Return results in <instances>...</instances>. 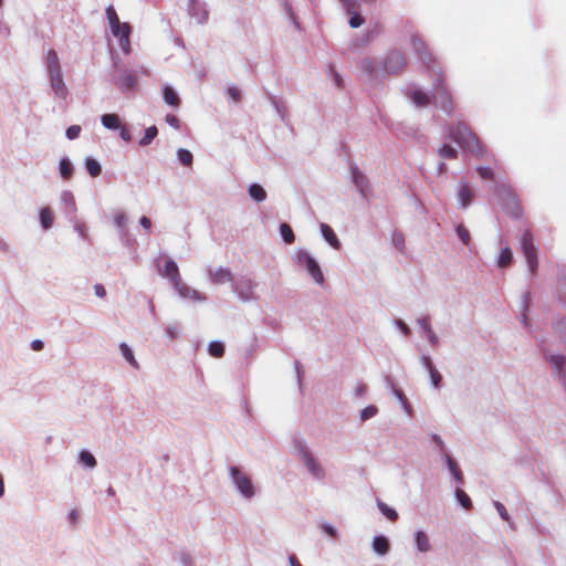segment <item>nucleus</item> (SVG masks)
<instances>
[{
  "mask_svg": "<svg viewBox=\"0 0 566 566\" xmlns=\"http://www.w3.org/2000/svg\"><path fill=\"white\" fill-rule=\"evenodd\" d=\"M433 92L428 94L417 86L406 90L405 94L416 107H426L432 102L439 105L447 114H451L453 109L452 97L444 85V80L440 71L433 72Z\"/></svg>",
  "mask_w": 566,
  "mask_h": 566,
  "instance_id": "obj_1",
  "label": "nucleus"
},
{
  "mask_svg": "<svg viewBox=\"0 0 566 566\" xmlns=\"http://www.w3.org/2000/svg\"><path fill=\"white\" fill-rule=\"evenodd\" d=\"M44 66L49 77L50 87L54 96L59 99H66L69 96V88L64 82L60 59L54 49L46 51Z\"/></svg>",
  "mask_w": 566,
  "mask_h": 566,
  "instance_id": "obj_2",
  "label": "nucleus"
},
{
  "mask_svg": "<svg viewBox=\"0 0 566 566\" xmlns=\"http://www.w3.org/2000/svg\"><path fill=\"white\" fill-rule=\"evenodd\" d=\"M448 138L455 142L461 148L472 153L476 157H483L485 150L479 138L464 123H458L448 129Z\"/></svg>",
  "mask_w": 566,
  "mask_h": 566,
  "instance_id": "obj_3",
  "label": "nucleus"
},
{
  "mask_svg": "<svg viewBox=\"0 0 566 566\" xmlns=\"http://www.w3.org/2000/svg\"><path fill=\"white\" fill-rule=\"evenodd\" d=\"M297 458L301 460L306 471L313 480L322 482L327 476L326 469L322 464L321 460L312 452V450L302 441L296 444Z\"/></svg>",
  "mask_w": 566,
  "mask_h": 566,
  "instance_id": "obj_4",
  "label": "nucleus"
},
{
  "mask_svg": "<svg viewBox=\"0 0 566 566\" xmlns=\"http://www.w3.org/2000/svg\"><path fill=\"white\" fill-rule=\"evenodd\" d=\"M228 471L235 492L244 501H251L258 494V488L253 484L249 474L237 465H230Z\"/></svg>",
  "mask_w": 566,
  "mask_h": 566,
  "instance_id": "obj_5",
  "label": "nucleus"
},
{
  "mask_svg": "<svg viewBox=\"0 0 566 566\" xmlns=\"http://www.w3.org/2000/svg\"><path fill=\"white\" fill-rule=\"evenodd\" d=\"M294 262L297 266L304 269L316 284H324L325 277L322 269L316 259L306 249L300 248L295 251Z\"/></svg>",
  "mask_w": 566,
  "mask_h": 566,
  "instance_id": "obj_6",
  "label": "nucleus"
},
{
  "mask_svg": "<svg viewBox=\"0 0 566 566\" xmlns=\"http://www.w3.org/2000/svg\"><path fill=\"white\" fill-rule=\"evenodd\" d=\"M256 287L258 282L249 276H241L237 281L233 280L231 284L232 292L244 303L258 300Z\"/></svg>",
  "mask_w": 566,
  "mask_h": 566,
  "instance_id": "obj_7",
  "label": "nucleus"
},
{
  "mask_svg": "<svg viewBox=\"0 0 566 566\" xmlns=\"http://www.w3.org/2000/svg\"><path fill=\"white\" fill-rule=\"evenodd\" d=\"M406 65L405 55L398 50L389 51L380 61L384 77L386 75L398 74Z\"/></svg>",
  "mask_w": 566,
  "mask_h": 566,
  "instance_id": "obj_8",
  "label": "nucleus"
},
{
  "mask_svg": "<svg viewBox=\"0 0 566 566\" xmlns=\"http://www.w3.org/2000/svg\"><path fill=\"white\" fill-rule=\"evenodd\" d=\"M521 250L526 259L530 272L534 274L538 264L537 252L533 243L532 233L528 230H526L521 238Z\"/></svg>",
  "mask_w": 566,
  "mask_h": 566,
  "instance_id": "obj_9",
  "label": "nucleus"
},
{
  "mask_svg": "<svg viewBox=\"0 0 566 566\" xmlns=\"http://www.w3.org/2000/svg\"><path fill=\"white\" fill-rule=\"evenodd\" d=\"M545 358L549 363L553 377L556 378L566 390V356L560 354L545 353Z\"/></svg>",
  "mask_w": 566,
  "mask_h": 566,
  "instance_id": "obj_10",
  "label": "nucleus"
},
{
  "mask_svg": "<svg viewBox=\"0 0 566 566\" xmlns=\"http://www.w3.org/2000/svg\"><path fill=\"white\" fill-rule=\"evenodd\" d=\"M410 42L413 51L417 53V55L423 62V64L429 70L434 71L436 60L433 55L428 51L423 40L418 34H413L410 38Z\"/></svg>",
  "mask_w": 566,
  "mask_h": 566,
  "instance_id": "obj_11",
  "label": "nucleus"
},
{
  "mask_svg": "<svg viewBox=\"0 0 566 566\" xmlns=\"http://www.w3.org/2000/svg\"><path fill=\"white\" fill-rule=\"evenodd\" d=\"M352 181L360 196L368 200L371 195V188L368 178L359 170L358 167H350Z\"/></svg>",
  "mask_w": 566,
  "mask_h": 566,
  "instance_id": "obj_12",
  "label": "nucleus"
},
{
  "mask_svg": "<svg viewBox=\"0 0 566 566\" xmlns=\"http://www.w3.org/2000/svg\"><path fill=\"white\" fill-rule=\"evenodd\" d=\"M208 280L212 284H224V283H231L233 282V275L230 269L219 266V268H212L207 266L206 269Z\"/></svg>",
  "mask_w": 566,
  "mask_h": 566,
  "instance_id": "obj_13",
  "label": "nucleus"
},
{
  "mask_svg": "<svg viewBox=\"0 0 566 566\" xmlns=\"http://www.w3.org/2000/svg\"><path fill=\"white\" fill-rule=\"evenodd\" d=\"M417 324L421 329V336L426 338L433 348L438 347L440 345V339L432 328L429 316H421L417 318Z\"/></svg>",
  "mask_w": 566,
  "mask_h": 566,
  "instance_id": "obj_14",
  "label": "nucleus"
},
{
  "mask_svg": "<svg viewBox=\"0 0 566 566\" xmlns=\"http://www.w3.org/2000/svg\"><path fill=\"white\" fill-rule=\"evenodd\" d=\"M358 66L361 73L367 76L369 81H377L384 77L381 66H378L375 61L369 57L361 59Z\"/></svg>",
  "mask_w": 566,
  "mask_h": 566,
  "instance_id": "obj_15",
  "label": "nucleus"
},
{
  "mask_svg": "<svg viewBox=\"0 0 566 566\" xmlns=\"http://www.w3.org/2000/svg\"><path fill=\"white\" fill-rule=\"evenodd\" d=\"M188 13L191 18L196 19L198 23H206L209 18L207 4L200 0L188 1Z\"/></svg>",
  "mask_w": 566,
  "mask_h": 566,
  "instance_id": "obj_16",
  "label": "nucleus"
},
{
  "mask_svg": "<svg viewBox=\"0 0 566 566\" xmlns=\"http://www.w3.org/2000/svg\"><path fill=\"white\" fill-rule=\"evenodd\" d=\"M111 32L118 40V44H119L120 49L123 50V52L125 54H128L130 51V41H129L130 27H129V24L126 22H123V24H120V28H113V29H111Z\"/></svg>",
  "mask_w": 566,
  "mask_h": 566,
  "instance_id": "obj_17",
  "label": "nucleus"
},
{
  "mask_svg": "<svg viewBox=\"0 0 566 566\" xmlns=\"http://www.w3.org/2000/svg\"><path fill=\"white\" fill-rule=\"evenodd\" d=\"M137 71L134 70H124L118 78L115 80V84L122 91H130L134 90L137 85Z\"/></svg>",
  "mask_w": 566,
  "mask_h": 566,
  "instance_id": "obj_18",
  "label": "nucleus"
},
{
  "mask_svg": "<svg viewBox=\"0 0 566 566\" xmlns=\"http://www.w3.org/2000/svg\"><path fill=\"white\" fill-rule=\"evenodd\" d=\"M174 289L182 298L192 300L195 302H205L207 300L206 295L201 294L199 291L192 289L191 286L185 284L182 280H180L178 284H175Z\"/></svg>",
  "mask_w": 566,
  "mask_h": 566,
  "instance_id": "obj_19",
  "label": "nucleus"
},
{
  "mask_svg": "<svg viewBox=\"0 0 566 566\" xmlns=\"http://www.w3.org/2000/svg\"><path fill=\"white\" fill-rule=\"evenodd\" d=\"M60 200L63 206V212L67 219L77 214L75 198L70 190H63Z\"/></svg>",
  "mask_w": 566,
  "mask_h": 566,
  "instance_id": "obj_20",
  "label": "nucleus"
},
{
  "mask_svg": "<svg viewBox=\"0 0 566 566\" xmlns=\"http://www.w3.org/2000/svg\"><path fill=\"white\" fill-rule=\"evenodd\" d=\"M160 274L164 277H167L172 284V286L175 284H178V282L181 280L178 265L172 259H168L165 262L164 269L160 271Z\"/></svg>",
  "mask_w": 566,
  "mask_h": 566,
  "instance_id": "obj_21",
  "label": "nucleus"
},
{
  "mask_svg": "<svg viewBox=\"0 0 566 566\" xmlns=\"http://www.w3.org/2000/svg\"><path fill=\"white\" fill-rule=\"evenodd\" d=\"M473 200V191L467 181H461L458 188V203L461 208H468Z\"/></svg>",
  "mask_w": 566,
  "mask_h": 566,
  "instance_id": "obj_22",
  "label": "nucleus"
},
{
  "mask_svg": "<svg viewBox=\"0 0 566 566\" xmlns=\"http://www.w3.org/2000/svg\"><path fill=\"white\" fill-rule=\"evenodd\" d=\"M321 234L324 240L335 250H339L342 248V243L336 235L335 231L327 224L322 222L319 224Z\"/></svg>",
  "mask_w": 566,
  "mask_h": 566,
  "instance_id": "obj_23",
  "label": "nucleus"
},
{
  "mask_svg": "<svg viewBox=\"0 0 566 566\" xmlns=\"http://www.w3.org/2000/svg\"><path fill=\"white\" fill-rule=\"evenodd\" d=\"M415 546L420 553H428L431 549L429 536L421 530L413 534Z\"/></svg>",
  "mask_w": 566,
  "mask_h": 566,
  "instance_id": "obj_24",
  "label": "nucleus"
},
{
  "mask_svg": "<svg viewBox=\"0 0 566 566\" xmlns=\"http://www.w3.org/2000/svg\"><path fill=\"white\" fill-rule=\"evenodd\" d=\"M443 461L446 462V465L454 481L459 484H462L463 475L458 463L451 458L449 453H443Z\"/></svg>",
  "mask_w": 566,
  "mask_h": 566,
  "instance_id": "obj_25",
  "label": "nucleus"
},
{
  "mask_svg": "<svg viewBox=\"0 0 566 566\" xmlns=\"http://www.w3.org/2000/svg\"><path fill=\"white\" fill-rule=\"evenodd\" d=\"M371 547L377 555L384 556L389 552L390 545L387 537L377 535L373 538Z\"/></svg>",
  "mask_w": 566,
  "mask_h": 566,
  "instance_id": "obj_26",
  "label": "nucleus"
},
{
  "mask_svg": "<svg viewBox=\"0 0 566 566\" xmlns=\"http://www.w3.org/2000/svg\"><path fill=\"white\" fill-rule=\"evenodd\" d=\"M39 220L43 230H49L53 226V211L50 207L41 208L39 211Z\"/></svg>",
  "mask_w": 566,
  "mask_h": 566,
  "instance_id": "obj_27",
  "label": "nucleus"
},
{
  "mask_svg": "<svg viewBox=\"0 0 566 566\" xmlns=\"http://www.w3.org/2000/svg\"><path fill=\"white\" fill-rule=\"evenodd\" d=\"M69 222L72 223L73 230L84 240L90 241V235L86 224L77 218V214L69 218Z\"/></svg>",
  "mask_w": 566,
  "mask_h": 566,
  "instance_id": "obj_28",
  "label": "nucleus"
},
{
  "mask_svg": "<svg viewBox=\"0 0 566 566\" xmlns=\"http://www.w3.org/2000/svg\"><path fill=\"white\" fill-rule=\"evenodd\" d=\"M59 172L61 177L65 180L71 179V177L73 176L74 167L69 157L64 156L60 159Z\"/></svg>",
  "mask_w": 566,
  "mask_h": 566,
  "instance_id": "obj_29",
  "label": "nucleus"
},
{
  "mask_svg": "<svg viewBox=\"0 0 566 566\" xmlns=\"http://www.w3.org/2000/svg\"><path fill=\"white\" fill-rule=\"evenodd\" d=\"M163 97L167 105L172 107H178L180 104V99L174 88L169 85H165L163 87Z\"/></svg>",
  "mask_w": 566,
  "mask_h": 566,
  "instance_id": "obj_30",
  "label": "nucleus"
},
{
  "mask_svg": "<svg viewBox=\"0 0 566 566\" xmlns=\"http://www.w3.org/2000/svg\"><path fill=\"white\" fill-rule=\"evenodd\" d=\"M102 125L109 130H117L119 127L120 118L117 114H104L101 117Z\"/></svg>",
  "mask_w": 566,
  "mask_h": 566,
  "instance_id": "obj_31",
  "label": "nucleus"
},
{
  "mask_svg": "<svg viewBox=\"0 0 566 566\" xmlns=\"http://www.w3.org/2000/svg\"><path fill=\"white\" fill-rule=\"evenodd\" d=\"M249 196L256 202H262L266 199V191L259 184H251L248 188Z\"/></svg>",
  "mask_w": 566,
  "mask_h": 566,
  "instance_id": "obj_32",
  "label": "nucleus"
},
{
  "mask_svg": "<svg viewBox=\"0 0 566 566\" xmlns=\"http://www.w3.org/2000/svg\"><path fill=\"white\" fill-rule=\"evenodd\" d=\"M118 348H119L122 356L125 358V360L133 368L138 369L139 365H138L137 360L135 359L132 348L124 342L119 344Z\"/></svg>",
  "mask_w": 566,
  "mask_h": 566,
  "instance_id": "obj_33",
  "label": "nucleus"
},
{
  "mask_svg": "<svg viewBox=\"0 0 566 566\" xmlns=\"http://www.w3.org/2000/svg\"><path fill=\"white\" fill-rule=\"evenodd\" d=\"M78 462L88 469H94L97 465L95 457L87 450H82L78 453Z\"/></svg>",
  "mask_w": 566,
  "mask_h": 566,
  "instance_id": "obj_34",
  "label": "nucleus"
},
{
  "mask_svg": "<svg viewBox=\"0 0 566 566\" xmlns=\"http://www.w3.org/2000/svg\"><path fill=\"white\" fill-rule=\"evenodd\" d=\"M513 260V253L510 247L505 245L501 249L500 255L497 258V266L499 268H506L511 264Z\"/></svg>",
  "mask_w": 566,
  "mask_h": 566,
  "instance_id": "obj_35",
  "label": "nucleus"
},
{
  "mask_svg": "<svg viewBox=\"0 0 566 566\" xmlns=\"http://www.w3.org/2000/svg\"><path fill=\"white\" fill-rule=\"evenodd\" d=\"M85 168L91 177H97L102 172L99 163L92 157L85 159Z\"/></svg>",
  "mask_w": 566,
  "mask_h": 566,
  "instance_id": "obj_36",
  "label": "nucleus"
},
{
  "mask_svg": "<svg viewBox=\"0 0 566 566\" xmlns=\"http://www.w3.org/2000/svg\"><path fill=\"white\" fill-rule=\"evenodd\" d=\"M528 304H530V295L528 294H524L523 295V300H522V314L520 316V322L521 324L523 325V327L527 331L531 329V324H530V321H528V317L526 315V311L528 308Z\"/></svg>",
  "mask_w": 566,
  "mask_h": 566,
  "instance_id": "obj_37",
  "label": "nucleus"
},
{
  "mask_svg": "<svg viewBox=\"0 0 566 566\" xmlns=\"http://www.w3.org/2000/svg\"><path fill=\"white\" fill-rule=\"evenodd\" d=\"M280 234L286 244H292L295 241L292 228L285 222L280 224Z\"/></svg>",
  "mask_w": 566,
  "mask_h": 566,
  "instance_id": "obj_38",
  "label": "nucleus"
},
{
  "mask_svg": "<svg viewBox=\"0 0 566 566\" xmlns=\"http://www.w3.org/2000/svg\"><path fill=\"white\" fill-rule=\"evenodd\" d=\"M119 234V240L125 248L135 250L137 240L129 233L128 230H123Z\"/></svg>",
  "mask_w": 566,
  "mask_h": 566,
  "instance_id": "obj_39",
  "label": "nucleus"
},
{
  "mask_svg": "<svg viewBox=\"0 0 566 566\" xmlns=\"http://www.w3.org/2000/svg\"><path fill=\"white\" fill-rule=\"evenodd\" d=\"M454 495H455L459 504L463 509H465V510H470L471 509V506H472L471 499L469 497V495L461 488H457L455 489Z\"/></svg>",
  "mask_w": 566,
  "mask_h": 566,
  "instance_id": "obj_40",
  "label": "nucleus"
},
{
  "mask_svg": "<svg viewBox=\"0 0 566 566\" xmlns=\"http://www.w3.org/2000/svg\"><path fill=\"white\" fill-rule=\"evenodd\" d=\"M106 12V17H107V20H108V23H109V28L113 29V28H120V24H123V22L119 21V18L114 9L113 6H108L105 10Z\"/></svg>",
  "mask_w": 566,
  "mask_h": 566,
  "instance_id": "obj_41",
  "label": "nucleus"
},
{
  "mask_svg": "<svg viewBox=\"0 0 566 566\" xmlns=\"http://www.w3.org/2000/svg\"><path fill=\"white\" fill-rule=\"evenodd\" d=\"M106 12V17H107V20H108V23H109V28L113 29V28H120V24H123V22L119 21V18L114 9L113 6H108L105 10Z\"/></svg>",
  "mask_w": 566,
  "mask_h": 566,
  "instance_id": "obj_42",
  "label": "nucleus"
},
{
  "mask_svg": "<svg viewBox=\"0 0 566 566\" xmlns=\"http://www.w3.org/2000/svg\"><path fill=\"white\" fill-rule=\"evenodd\" d=\"M177 158L180 161V164L186 167H190L193 161L192 154L188 149H185V148H179L177 150Z\"/></svg>",
  "mask_w": 566,
  "mask_h": 566,
  "instance_id": "obj_43",
  "label": "nucleus"
},
{
  "mask_svg": "<svg viewBox=\"0 0 566 566\" xmlns=\"http://www.w3.org/2000/svg\"><path fill=\"white\" fill-rule=\"evenodd\" d=\"M157 134H158L157 127L156 126H149L148 128H146L145 135L139 140V145L140 146H148L156 138Z\"/></svg>",
  "mask_w": 566,
  "mask_h": 566,
  "instance_id": "obj_44",
  "label": "nucleus"
},
{
  "mask_svg": "<svg viewBox=\"0 0 566 566\" xmlns=\"http://www.w3.org/2000/svg\"><path fill=\"white\" fill-rule=\"evenodd\" d=\"M269 101L272 106L275 108L276 114L281 117L282 120L286 117V108L281 101L276 98V96L269 94Z\"/></svg>",
  "mask_w": 566,
  "mask_h": 566,
  "instance_id": "obj_45",
  "label": "nucleus"
},
{
  "mask_svg": "<svg viewBox=\"0 0 566 566\" xmlns=\"http://www.w3.org/2000/svg\"><path fill=\"white\" fill-rule=\"evenodd\" d=\"M438 154L444 159H454L458 156V150L452 146L444 144L438 149Z\"/></svg>",
  "mask_w": 566,
  "mask_h": 566,
  "instance_id": "obj_46",
  "label": "nucleus"
},
{
  "mask_svg": "<svg viewBox=\"0 0 566 566\" xmlns=\"http://www.w3.org/2000/svg\"><path fill=\"white\" fill-rule=\"evenodd\" d=\"M379 511L384 516H386L389 521H396L398 518V513L386 503L378 501L377 503Z\"/></svg>",
  "mask_w": 566,
  "mask_h": 566,
  "instance_id": "obj_47",
  "label": "nucleus"
},
{
  "mask_svg": "<svg viewBox=\"0 0 566 566\" xmlns=\"http://www.w3.org/2000/svg\"><path fill=\"white\" fill-rule=\"evenodd\" d=\"M208 352L212 357H222L224 354V345L219 340H213L209 344Z\"/></svg>",
  "mask_w": 566,
  "mask_h": 566,
  "instance_id": "obj_48",
  "label": "nucleus"
},
{
  "mask_svg": "<svg viewBox=\"0 0 566 566\" xmlns=\"http://www.w3.org/2000/svg\"><path fill=\"white\" fill-rule=\"evenodd\" d=\"M378 413V408L375 405H369L360 410L359 412V419L361 422H365Z\"/></svg>",
  "mask_w": 566,
  "mask_h": 566,
  "instance_id": "obj_49",
  "label": "nucleus"
},
{
  "mask_svg": "<svg viewBox=\"0 0 566 566\" xmlns=\"http://www.w3.org/2000/svg\"><path fill=\"white\" fill-rule=\"evenodd\" d=\"M455 232L464 245L470 244V242H471L470 231L463 224H458L455 227Z\"/></svg>",
  "mask_w": 566,
  "mask_h": 566,
  "instance_id": "obj_50",
  "label": "nucleus"
},
{
  "mask_svg": "<svg viewBox=\"0 0 566 566\" xmlns=\"http://www.w3.org/2000/svg\"><path fill=\"white\" fill-rule=\"evenodd\" d=\"M127 221H128V218H127V216L124 212L115 213V216H114V224L118 229V233L122 232L123 230H127L126 229Z\"/></svg>",
  "mask_w": 566,
  "mask_h": 566,
  "instance_id": "obj_51",
  "label": "nucleus"
},
{
  "mask_svg": "<svg viewBox=\"0 0 566 566\" xmlns=\"http://www.w3.org/2000/svg\"><path fill=\"white\" fill-rule=\"evenodd\" d=\"M319 528L325 533L327 534L328 536L333 537V538H337L338 537V532L337 530L329 523L327 522H322L319 523Z\"/></svg>",
  "mask_w": 566,
  "mask_h": 566,
  "instance_id": "obj_52",
  "label": "nucleus"
},
{
  "mask_svg": "<svg viewBox=\"0 0 566 566\" xmlns=\"http://www.w3.org/2000/svg\"><path fill=\"white\" fill-rule=\"evenodd\" d=\"M387 386L390 388L394 396L397 398L399 402L405 401L407 399L406 395L395 386V384L388 378Z\"/></svg>",
  "mask_w": 566,
  "mask_h": 566,
  "instance_id": "obj_53",
  "label": "nucleus"
},
{
  "mask_svg": "<svg viewBox=\"0 0 566 566\" xmlns=\"http://www.w3.org/2000/svg\"><path fill=\"white\" fill-rule=\"evenodd\" d=\"M392 244L399 250L403 251L405 249V237L401 232H394L392 233Z\"/></svg>",
  "mask_w": 566,
  "mask_h": 566,
  "instance_id": "obj_54",
  "label": "nucleus"
},
{
  "mask_svg": "<svg viewBox=\"0 0 566 566\" xmlns=\"http://www.w3.org/2000/svg\"><path fill=\"white\" fill-rule=\"evenodd\" d=\"M429 376H430V382H431L432 387L436 389H439L441 386L442 376L437 370V368L432 369L429 373Z\"/></svg>",
  "mask_w": 566,
  "mask_h": 566,
  "instance_id": "obj_55",
  "label": "nucleus"
},
{
  "mask_svg": "<svg viewBox=\"0 0 566 566\" xmlns=\"http://www.w3.org/2000/svg\"><path fill=\"white\" fill-rule=\"evenodd\" d=\"M493 505L503 521H505V522L511 521V517H510L505 506L501 502L494 501Z\"/></svg>",
  "mask_w": 566,
  "mask_h": 566,
  "instance_id": "obj_56",
  "label": "nucleus"
},
{
  "mask_svg": "<svg viewBox=\"0 0 566 566\" xmlns=\"http://www.w3.org/2000/svg\"><path fill=\"white\" fill-rule=\"evenodd\" d=\"M558 297L560 302L566 306V275L559 280L558 283Z\"/></svg>",
  "mask_w": 566,
  "mask_h": 566,
  "instance_id": "obj_57",
  "label": "nucleus"
},
{
  "mask_svg": "<svg viewBox=\"0 0 566 566\" xmlns=\"http://www.w3.org/2000/svg\"><path fill=\"white\" fill-rule=\"evenodd\" d=\"M339 2L347 13L356 12L358 8V0H339Z\"/></svg>",
  "mask_w": 566,
  "mask_h": 566,
  "instance_id": "obj_58",
  "label": "nucleus"
},
{
  "mask_svg": "<svg viewBox=\"0 0 566 566\" xmlns=\"http://www.w3.org/2000/svg\"><path fill=\"white\" fill-rule=\"evenodd\" d=\"M349 25L353 29H357L365 22V19L357 12L350 13Z\"/></svg>",
  "mask_w": 566,
  "mask_h": 566,
  "instance_id": "obj_59",
  "label": "nucleus"
},
{
  "mask_svg": "<svg viewBox=\"0 0 566 566\" xmlns=\"http://www.w3.org/2000/svg\"><path fill=\"white\" fill-rule=\"evenodd\" d=\"M166 335L169 339H176L179 336V327L176 324H170L165 327Z\"/></svg>",
  "mask_w": 566,
  "mask_h": 566,
  "instance_id": "obj_60",
  "label": "nucleus"
},
{
  "mask_svg": "<svg viewBox=\"0 0 566 566\" xmlns=\"http://www.w3.org/2000/svg\"><path fill=\"white\" fill-rule=\"evenodd\" d=\"M81 126L78 125H72L70 127H67L66 132H65V135L69 139L73 140V139H76L80 134H81Z\"/></svg>",
  "mask_w": 566,
  "mask_h": 566,
  "instance_id": "obj_61",
  "label": "nucleus"
},
{
  "mask_svg": "<svg viewBox=\"0 0 566 566\" xmlns=\"http://www.w3.org/2000/svg\"><path fill=\"white\" fill-rule=\"evenodd\" d=\"M394 325L405 335V336H410L411 334V329L409 328V326L400 318H396L394 321Z\"/></svg>",
  "mask_w": 566,
  "mask_h": 566,
  "instance_id": "obj_62",
  "label": "nucleus"
},
{
  "mask_svg": "<svg viewBox=\"0 0 566 566\" xmlns=\"http://www.w3.org/2000/svg\"><path fill=\"white\" fill-rule=\"evenodd\" d=\"M476 171L482 179L491 180L494 177V172L490 167H476Z\"/></svg>",
  "mask_w": 566,
  "mask_h": 566,
  "instance_id": "obj_63",
  "label": "nucleus"
},
{
  "mask_svg": "<svg viewBox=\"0 0 566 566\" xmlns=\"http://www.w3.org/2000/svg\"><path fill=\"white\" fill-rule=\"evenodd\" d=\"M66 518L70 525L76 526L80 522V512L76 509H73L67 513Z\"/></svg>",
  "mask_w": 566,
  "mask_h": 566,
  "instance_id": "obj_64",
  "label": "nucleus"
}]
</instances>
